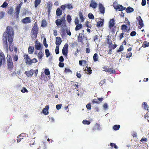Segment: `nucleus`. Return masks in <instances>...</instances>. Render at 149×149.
Returning a JSON list of instances; mask_svg holds the SVG:
<instances>
[{"instance_id":"nucleus-12","label":"nucleus","mask_w":149,"mask_h":149,"mask_svg":"<svg viewBox=\"0 0 149 149\" xmlns=\"http://www.w3.org/2000/svg\"><path fill=\"white\" fill-rule=\"evenodd\" d=\"M61 42V39L60 37H56L55 43L56 45L59 46L60 45Z\"/></svg>"},{"instance_id":"nucleus-6","label":"nucleus","mask_w":149,"mask_h":149,"mask_svg":"<svg viewBox=\"0 0 149 149\" xmlns=\"http://www.w3.org/2000/svg\"><path fill=\"white\" fill-rule=\"evenodd\" d=\"M113 7L115 9L118 10L119 11H122L125 10L126 8L120 5H118L117 6L113 5Z\"/></svg>"},{"instance_id":"nucleus-50","label":"nucleus","mask_w":149,"mask_h":149,"mask_svg":"<svg viewBox=\"0 0 149 149\" xmlns=\"http://www.w3.org/2000/svg\"><path fill=\"white\" fill-rule=\"evenodd\" d=\"M38 62L37 59L35 58L31 59V65L33 63H36Z\"/></svg>"},{"instance_id":"nucleus-30","label":"nucleus","mask_w":149,"mask_h":149,"mask_svg":"<svg viewBox=\"0 0 149 149\" xmlns=\"http://www.w3.org/2000/svg\"><path fill=\"white\" fill-rule=\"evenodd\" d=\"M142 107L145 109L147 110L148 111L149 110L147 103L146 102H143L142 104Z\"/></svg>"},{"instance_id":"nucleus-33","label":"nucleus","mask_w":149,"mask_h":149,"mask_svg":"<svg viewBox=\"0 0 149 149\" xmlns=\"http://www.w3.org/2000/svg\"><path fill=\"white\" fill-rule=\"evenodd\" d=\"M98 56L97 53H95L93 56V60L95 61H96L98 60Z\"/></svg>"},{"instance_id":"nucleus-34","label":"nucleus","mask_w":149,"mask_h":149,"mask_svg":"<svg viewBox=\"0 0 149 149\" xmlns=\"http://www.w3.org/2000/svg\"><path fill=\"white\" fill-rule=\"evenodd\" d=\"M64 72L65 73H72V71L69 68H66L64 71Z\"/></svg>"},{"instance_id":"nucleus-48","label":"nucleus","mask_w":149,"mask_h":149,"mask_svg":"<svg viewBox=\"0 0 149 149\" xmlns=\"http://www.w3.org/2000/svg\"><path fill=\"white\" fill-rule=\"evenodd\" d=\"M132 52H129L127 53L126 54V58H129L132 56Z\"/></svg>"},{"instance_id":"nucleus-10","label":"nucleus","mask_w":149,"mask_h":149,"mask_svg":"<svg viewBox=\"0 0 149 149\" xmlns=\"http://www.w3.org/2000/svg\"><path fill=\"white\" fill-rule=\"evenodd\" d=\"M35 49L37 50H40L41 49V46L43 47L42 45H41L40 43L39 42L38 40H36L35 43Z\"/></svg>"},{"instance_id":"nucleus-21","label":"nucleus","mask_w":149,"mask_h":149,"mask_svg":"<svg viewBox=\"0 0 149 149\" xmlns=\"http://www.w3.org/2000/svg\"><path fill=\"white\" fill-rule=\"evenodd\" d=\"M125 9L126 12L127 13L132 12L134 11V9L130 6L127 7Z\"/></svg>"},{"instance_id":"nucleus-35","label":"nucleus","mask_w":149,"mask_h":149,"mask_svg":"<svg viewBox=\"0 0 149 149\" xmlns=\"http://www.w3.org/2000/svg\"><path fill=\"white\" fill-rule=\"evenodd\" d=\"M120 127V125H115L113 126V129L115 130H118Z\"/></svg>"},{"instance_id":"nucleus-43","label":"nucleus","mask_w":149,"mask_h":149,"mask_svg":"<svg viewBox=\"0 0 149 149\" xmlns=\"http://www.w3.org/2000/svg\"><path fill=\"white\" fill-rule=\"evenodd\" d=\"M142 46L144 47H146L149 46V42H147L145 41L144 43V44L142 45Z\"/></svg>"},{"instance_id":"nucleus-63","label":"nucleus","mask_w":149,"mask_h":149,"mask_svg":"<svg viewBox=\"0 0 149 149\" xmlns=\"http://www.w3.org/2000/svg\"><path fill=\"white\" fill-rule=\"evenodd\" d=\"M61 104H57L56 106V108L57 110H59L61 109Z\"/></svg>"},{"instance_id":"nucleus-47","label":"nucleus","mask_w":149,"mask_h":149,"mask_svg":"<svg viewBox=\"0 0 149 149\" xmlns=\"http://www.w3.org/2000/svg\"><path fill=\"white\" fill-rule=\"evenodd\" d=\"M97 99H96L95 98L92 101V102L93 104H99L100 103V102L97 100Z\"/></svg>"},{"instance_id":"nucleus-39","label":"nucleus","mask_w":149,"mask_h":149,"mask_svg":"<svg viewBox=\"0 0 149 149\" xmlns=\"http://www.w3.org/2000/svg\"><path fill=\"white\" fill-rule=\"evenodd\" d=\"M63 54L65 56L67 55L68 54V50L64 49H63L62 50Z\"/></svg>"},{"instance_id":"nucleus-16","label":"nucleus","mask_w":149,"mask_h":149,"mask_svg":"<svg viewBox=\"0 0 149 149\" xmlns=\"http://www.w3.org/2000/svg\"><path fill=\"white\" fill-rule=\"evenodd\" d=\"M115 25V20L113 19H111L109 22V27L110 29L113 28Z\"/></svg>"},{"instance_id":"nucleus-17","label":"nucleus","mask_w":149,"mask_h":149,"mask_svg":"<svg viewBox=\"0 0 149 149\" xmlns=\"http://www.w3.org/2000/svg\"><path fill=\"white\" fill-rule=\"evenodd\" d=\"M83 35H81V33H79V35L78 36V42H80L81 44L83 43Z\"/></svg>"},{"instance_id":"nucleus-37","label":"nucleus","mask_w":149,"mask_h":149,"mask_svg":"<svg viewBox=\"0 0 149 149\" xmlns=\"http://www.w3.org/2000/svg\"><path fill=\"white\" fill-rule=\"evenodd\" d=\"M88 17L90 19H94V15L92 13H90L88 14Z\"/></svg>"},{"instance_id":"nucleus-60","label":"nucleus","mask_w":149,"mask_h":149,"mask_svg":"<svg viewBox=\"0 0 149 149\" xmlns=\"http://www.w3.org/2000/svg\"><path fill=\"white\" fill-rule=\"evenodd\" d=\"M105 81V79L102 80L99 83L100 85L101 86H102L103 84H104Z\"/></svg>"},{"instance_id":"nucleus-40","label":"nucleus","mask_w":149,"mask_h":149,"mask_svg":"<svg viewBox=\"0 0 149 149\" xmlns=\"http://www.w3.org/2000/svg\"><path fill=\"white\" fill-rule=\"evenodd\" d=\"M45 53L46 55V57H48L50 55V53L49 52V50L47 49H46L45 50Z\"/></svg>"},{"instance_id":"nucleus-14","label":"nucleus","mask_w":149,"mask_h":149,"mask_svg":"<svg viewBox=\"0 0 149 149\" xmlns=\"http://www.w3.org/2000/svg\"><path fill=\"white\" fill-rule=\"evenodd\" d=\"M97 3L93 0L91 1V3L90 4L89 6L93 8H95L97 6Z\"/></svg>"},{"instance_id":"nucleus-2","label":"nucleus","mask_w":149,"mask_h":149,"mask_svg":"<svg viewBox=\"0 0 149 149\" xmlns=\"http://www.w3.org/2000/svg\"><path fill=\"white\" fill-rule=\"evenodd\" d=\"M38 31V28L36 22L34 23V26H33L31 30L32 34L31 35V38L33 40H34L36 38Z\"/></svg>"},{"instance_id":"nucleus-58","label":"nucleus","mask_w":149,"mask_h":149,"mask_svg":"<svg viewBox=\"0 0 149 149\" xmlns=\"http://www.w3.org/2000/svg\"><path fill=\"white\" fill-rule=\"evenodd\" d=\"M87 71L89 74H91L92 73V70H91V68L87 67Z\"/></svg>"},{"instance_id":"nucleus-1","label":"nucleus","mask_w":149,"mask_h":149,"mask_svg":"<svg viewBox=\"0 0 149 149\" xmlns=\"http://www.w3.org/2000/svg\"><path fill=\"white\" fill-rule=\"evenodd\" d=\"M13 36V28L9 26H7L6 28V31L3 33V45L4 47L6 48L7 50L8 47V40L9 42V49L11 52L13 50L12 42Z\"/></svg>"},{"instance_id":"nucleus-7","label":"nucleus","mask_w":149,"mask_h":149,"mask_svg":"<svg viewBox=\"0 0 149 149\" xmlns=\"http://www.w3.org/2000/svg\"><path fill=\"white\" fill-rule=\"evenodd\" d=\"M24 59L25 60V63L26 64L31 65V59L29 57L28 55L25 54L24 56Z\"/></svg>"},{"instance_id":"nucleus-8","label":"nucleus","mask_w":149,"mask_h":149,"mask_svg":"<svg viewBox=\"0 0 149 149\" xmlns=\"http://www.w3.org/2000/svg\"><path fill=\"white\" fill-rule=\"evenodd\" d=\"M99 9L100 13L104 14L105 11V8L101 3L99 4Z\"/></svg>"},{"instance_id":"nucleus-62","label":"nucleus","mask_w":149,"mask_h":149,"mask_svg":"<svg viewBox=\"0 0 149 149\" xmlns=\"http://www.w3.org/2000/svg\"><path fill=\"white\" fill-rule=\"evenodd\" d=\"M13 59L15 61H17L18 59V56L16 55H15L13 58Z\"/></svg>"},{"instance_id":"nucleus-41","label":"nucleus","mask_w":149,"mask_h":149,"mask_svg":"<svg viewBox=\"0 0 149 149\" xmlns=\"http://www.w3.org/2000/svg\"><path fill=\"white\" fill-rule=\"evenodd\" d=\"M110 146L112 147H113V148L115 149H116L118 148L115 143H110Z\"/></svg>"},{"instance_id":"nucleus-5","label":"nucleus","mask_w":149,"mask_h":149,"mask_svg":"<svg viewBox=\"0 0 149 149\" xmlns=\"http://www.w3.org/2000/svg\"><path fill=\"white\" fill-rule=\"evenodd\" d=\"M52 3L51 1L48 2L47 4V13L49 15L51 12V11L52 7Z\"/></svg>"},{"instance_id":"nucleus-4","label":"nucleus","mask_w":149,"mask_h":149,"mask_svg":"<svg viewBox=\"0 0 149 149\" xmlns=\"http://www.w3.org/2000/svg\"><path fill=\"white\" fill-rule=\"evenodd\" d=\"M22 4V2H20L19 5L16 6L15 7L14 17L16 19L18 18L19 17V13Z\"/></svg>"},{"instance_id":"nucleus-49","label":"nucleus","mask_w":149,"mask_h":149,"mask_svg":"<svg viewBox=\"0 0 149 149\" xmlns=\"http://www.w3.org/2000/svg\"><path fill=\"white\" fill-rule=\"evenodd\" d=\"M21 91L22 93H24L25 92L27 93L28 92V91L27 89L25 87H24L22 88Z\"/></svg>"},{"instance_id":"nucleus-44","label":"nucleus","mask_w":149,"mask_h":149,"mask_svg":"<svg viewBox=\"0 0 149 149\" xmlns=\"http://www.w3.org/2000/svg\"><path fill=\"white\" fill-rule=\"evenodd\" d=\"M45 73L46 75L48 76L50 74V72L48 69H46L45 70Z\"/></svg>"},{"instance_id":"nucleus-24","label":"nucleus","mask_w":149,"mask_h":149,"mask_svg":"<svg viewBox=\"0 0 149 149\" xmlns=\"http://www.w3.org/2000/svg\"><path fill=\"white\" fill-rule=\"evenodd\" d=\"M34 50V47L33 46H29L28 48V52L29 54H32Z\"/></svg>"},{"instance_id":"nucleus-9","label":"nucleus","mask_w":149,"mask_h":149,"mask_svg":"<svg viewBox=\"0 0 149 149\" xmlns=\"http://www.w3.org/2000/svg\"><path fill=\"white\" fill-rule=\"evenodd\" d=\"M34 72V70L33 69H31L29 71H26L24 72V74L28 77H31L32 76Z\"/></svg>"},{"instance_id":"nucleus-57","label":"nucleus","mask_w":149,"mask_h":149,"mask_svg":"<svg viewBox=\"0 0 149 149\" xmlns=\"http://www.w3.org/2000/svg\"><path fill=\"white\" fill-rule=\"evenodd\" d=\"M0 55L1 56V57H0L1 58H2V59H3V60L4 61L5 59V58L3 53H0Z\"/></svg>"},{"instance_id":"nucleus-52","label":"nucleus","mask_w":149,"mask_h":149,"mask_svg":"<svg viewBox=\"0 0 149 149\" xmlns=\"http://www.w3.org/2000/svg\"><path fill=\"white\" fill-rule=\"evenodd\" d=\"M28 12L27 9H24L23 10L22 14L24 15H25Z\"/></svg>"},{"instance_id":"nucleus-27","label":"nucleus","mask_w":149,"mask_h":149,"mask_svg":"<svg viewBox=\"0 0 149 149\" xmlns=\"http://www.w3.org/2000/svg\"><path fill=\"white\" fill-rule=\"evenodd\" d=\"M47 25V22L45 20L43 19L42 21L41 26L42 27H44Z\"/></svg>"},{"instance_id":"nucleus-32","label":"nucleus","mask_w":149,"mask_h":149,"mask_svg":"<svg viewBox=\"0 0 149 149\" xmlns=\"http://www.w3.org/2000/svg\"><path fill=\"white\" fill-rule=\"evenodd\" d=\"M66 8H67L68 10L73 9V7L71 3L66 4Z\"/></svg>"},{"instance_id":"nucleus-36","label":"nucleus","mask_w":149,"mask_h":149,"mask_svg":"<svg viewBox=\"0 0 149 149\" xmlns=\"http://www.w3.org/2000/svg\"><path fill=\"white\" fill-rule=\"evenodd\" d=\"M103 22L102 21H99L97 22L96 25L97 27L101 26L103 25Z\"/></svg>"},{"instance_id":"nucleus-64","label":"nucleus","mask_w":149,"mask_h":149,"mask_svg":"<svg viewBox=\"0 0 149 149\" xmlns=\"http://www.w3.org/2000/svg\"><path fill=\"white\" fill-rule=\"evenodd\" d=\"M59 61L61 62H63L64 61V58L62 56H61L59 58Z\"/></svg>"},{"instance_id":"nucleus-54","label":"nucleus","mask_w":149,"mask_h":149,"mask_svg":"<svg viewBox=\"0 0 149 149\" xmlns=\"http://www.w3.org/2000/svg\"><path fill=\"white\" fill-rule=\"evenodd\" d=\"M13 8H11L9 10L8 13V14L10 15H12L13 14Z\"/></svg>"},{"instance_id":"nucleus-3","label":"nucleus","mask_w":149,"mask_h":149,"mask_svg":"<svg viewBox=\"0 0 149 149\" xmlns=\"http://www.w3.org/2000/svg\"><path fill=\"white\" fill-rule=\"evenodd\" d=\"M6 58L7 63V68L10 70H11L13 69L14 67L12 58L10 55H7Z\"/></svg>"},{"instance_id":"nucleus-59","label":"nucleus","mask_w":149,"mask_h":149,"mask_svg":"<svg viewBox=\"0 0 149 149\" xmlns=\"http://www.w3.org/2000/svg\"><path fill=\"white\" fill-rule=\"evenodd\" d=\"M79 23V21L78 17H76L74 23L76 25L78 24Z\"/></svg>"},{"instance_id":"nucleus-55","label":"nucleus","mask_w":149,"mask_h":149,"mask_svg":"<svg viewBox=\"0 0 149 149\" xmlns=\"http://www.w3.org/2000/svg\"><path fill=\"white\" fill-rule=\"evenodd\" d=\"M86 107L87 109H90L91 108V104L90 103H88L86 105Z\"/></svg>"},{"instance_id":"nucleus-38","label":"nucleus","mask_w":149,"mask_h":149,"mask_svg":"<svg viewBox=\"0 0 149 149\" xmlns=\"http://www.w3.org/2000/svg\"><path fill=\"white\" fill-rule=\"evenodd\" d=\"M67 19L68 22L70 23L72 20L71 17L70 15H68L67 16Z\"/></svg>"},{"instance_id":"nucleus-11","label":"nucleus","mask_w":149,"mask_h":149,"mask_svg":"<svg viewBox=\"0 0 149 149\" xmlns=\"http://www.w3.org/2000/svg\"><path fill=\"white\" fill-rule=\"evenodd\" d=\"M136 19L139 21V24L140 26V27L142 28L144 26V24L143 21L141 18V16H139L136 18Z\"/></svg>"},{"instance_id":"nucleus-20","label":"nucleus","mask_w":149,"mask_h":149,"mask_svg":"<svg viewBox=\"0 0 149 149\" xmlns=\"http://www.w3.org/2000/svg\"><path fill=\"white\" fill-rule=\"evenodd\" d=\"M127 29V27L125 24H123L121 26V29L124 32L127 31L128 30Z\"/></svg>"},{"instance_id":"nucleus-56","label":"nucleus","mask_w":149,"mask_h":149,"mask_svg":"<svg viewBox=\"0 0 149 149\" xmlns=\"http://www.w3.org/2000/svg\"><path fill=\"white\" fill-rule=\"evenodd\" d=\"M136 33L135 31H133L131 32L130 35L131 36H134L136 35Z\"/></svg>"},{"instance_id":"nucleus-19","label":"nucleus","mask_w":149,"mask_h":149,"mask_svg":"<svg viewBox=\"0 0 149 149\" xmlns=\"http://www.w3.org/2000/svg\"><path fill=\"white\" fill-rule=\"evenodd\" d=\"M87 61L85 60H80L79 61V64L80 65H87Z\"/></svg>"},{"instance_id":"nucleus-53","label":"nucleus","mask_w":149,"mask_h":149,"mask_svg":"<svg viewBox=\"0 0 149 149\" xmlns=\"http://www.w3.org/2000/svg\"><path fill=\"white\" fill-rule=\"evenodd\" d=\"M8 5V3L5 1L3 3V5L1 6V7L2 8H5Z\"/></svg>"},{"instance_id":"nucleus-28","label":"nucleus","mask_w":149,"mask_h":149,"mask_svg":"<svg viewBox=\"0 0 149 149\" xmlns=\"http://www.w3.org/2000/svg\"><path fill=\"white\" fill-rule=\"evenodd\" d=\"M79 15L81 20V21H84V18L83 14L81 11H79Z\"/></svg>"},{"instance_id":"nucleus-46","label":"nucleus","mask_w":149,"mask_h":149,"mask_svg":"<svg viewBox=\"0 0 149 149\" xmlns=\"http://www.w3.org/2000/svg\"><path fill=\"white\" fill-rule=\"evenodd\" d=\"M124 50V48L123 46L122 45H121L120 46L119 48L117 51V52H121L123 51Z\"/></svg>"},{"instance_id":"nucleus-45","label":"nucleus","mask_w":149,"mask_h":149,"mask_svg":"<svg viewBox=\"0 0 149 149\" xmlns=\"http://www.w3.org/2000/svg\"><path fill=\"white\" fill-rule=\"evenodd\" d=\"M117 46L116 45H114L111 44V45H109V48L110 49H114Z\"/></svg>"},{"instance_id":"nucleus-51","label":"nucleus","mask_w":149,"mask_h":149,"mask_svg":"<svg viewBox=\"0 0 149 149\" xmlns=\"http://www.w3.org/2000/svg\"><path fill=\"white\" fill-rule=\"evenodd\" d=\"M56 53L57 54L59 53V47L58 46H56V47L55 49Z\"/></svg>"},{"instance_id":"nucleus-23","label":"nucleus","mask_w":149,"mask_h":149,"mask_svg":"<svg viewBox=\"0 0 149 149\" xmlns=\"http://www.w3.org/2000/svg\"><path fill=\"white\" fill-rule=\"evenodd\" d=\"M82 25L81 24H77L75 28V30L76 31L79 30L81 29L82 28Z\"/></svg>"},{"instance_id":"nucleus-26","label":"nucleus","mask_w":149,"mask_h":149,"mask_svg":"<svg viewBox=\"0 0 149 149\" xmlns=\"http://www.w3.org/2000/svg\"><path fill=\"white\" fill-rule=\"evenodd\" d=\"M56 24L57 26L61 25L62 23V20L61 19H57L56 20Z\"/></svg>"},{"instance_id":"nucleus-25","label":"nucleus","mask_w":149,"mask_h":149,"mask_svg":"<svg viewBox=\"0 0 149 149\" xmlns=\"http://www.w3.org/2000/svg\"><path fill=\"white\" fill-rule=\"evenodd\" d=\"M62 10L59 8H57L56 11V14L57 15L60 16L62 15Z\"/></svg>"},{"instance_id":"nucleus-31","label":"nucleus","mask_w":149,"mask_h":149,"mask_svg":"<svg viewBox=\"0 0 149 149\" xmlns=\"http://www.w3.org/2000/svg\"><path fill=\"white\" fill-rule=\"evenodd\" d=\"M44 54L42 51H40L38 54V58L40 59H41L43 56Z\"/></svg>"},{"instance_id":"nucleus-18","label":"nucleus","mask_w":149,"mask_h":149,"mask_svg":"<svg viewBox=\"0 0 149 149\" xmlns=\"http://www.w3.org/2000/svg\"><path fill=\"white\" fill-rule=\"evenodd\" d=\"M107 72L109 73L110 74L116 73V71L112 68H108V70L107 71Z\"/></svg>"},{"instance_id":"nucleus-22","label":"nucleus","mask_w":149,"mask_h":149,"mask_svg":"<svg viewBox=\"0 0 149 149\" xmlns=\"http://www.w3.org/2000/svg\"><path fill=\"white\" fill-rule=\"evenodd\" d=\"M41 0H35L34 1V6L35 8H36L40 4Z\"/></svg>"},{"instance_id":"nucleus-13","label":"nucleus","mask_w":149,"mask_h":149,"mask_svg":"<svg viewBox=\"0 0 149 149\" xmlns=\"http://www.w3.org/2000/svg\"><path fill=\"white\" fill-rule=\"evenodd\" d=\"M22 22L24 24L30 23L31 22L30 17H26L22 20Z\"/></svg>"},{"instance_id":"nucleus-15","label":"nucleus","mask_w":149,"mask_h":149,"mask_svg":"<svg viewBox=\"0 0 149 149\" xmlns=\"http://www.w3.org/2000/svg\"><path fill=\"white\" fill-rule=\"evenodd\" d=\"M49 106L48 105H46L45 108L43 109L42 112L43 114L45 115H47L48 114V109Z\"/></svg>"},{"instance_id":"nucleus-42","label":"nucleus","mask_w":149,"mask_h":149,"mask_svg":"<svg viewBox=\"0 0 149 149\" xmlns=\"http://www.w3.org/2000/svg\"><path fill=\"white\" fill-rule=\"evenodd\" d=\"M5 15V13L3 11L0 12V19L3 18Z\"/></svg>"},{"instance_id":"nucleus-61","label":"nucleus","mask_w":149,"mask_h":149,"mask_svg":"<svg viewBox=\"0 0 149 149\" xmlns=\"http://www.w3.org/2000/svg\"><path fill=\"white\" fill-rule=\"evenodd\" d=\"M125 21H126V24L127 25L130 26V22L128 20L127 18L126 17L125 18Z\"/></svg>"},{"instance_id":"nucleus-29","label":"nucleus","mask_w":149,"mask_h":149,"mask_svg":"<svg viewBox=\"0 0 149 149\" xmlns=\"http://www.w3.org/2000/svg\"><path fill=\"white\" fill-rule=\"evenodd\" d=\"M100 127V125L98 123H96L95 124L94 127L93 129V131L96 130H97L99 129Z\"/></svg>"}]
</instances>
